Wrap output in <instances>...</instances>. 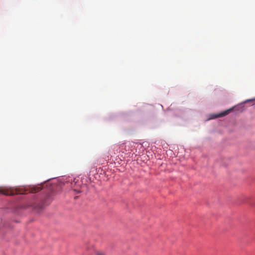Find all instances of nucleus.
<instances>
[{
    "label": "nucleus",
    "mask_w": 255,
    "mask_h": 255,
    "mask_svg": "<svg viewBox=\"0 0 255 255\" xmlns=\"http://www.w3.org/2000/svg\"><path fill=\"white\" fill-rule=\"evenodd\" d=\"M26 191H22L21 189H13L11 188H7L4 187H0V194L8 196L13 195L16 194H26Z\"/></svg>",
    "instance_id": "obj_1"
},
{
    "label": "nucleus",
    "mask_w": 255,
    "mask_h": 255,
    "mask_svg": "<svg viewBox=\"0 0 255 255\" xmlns=\"http://www.w3.org/2000/svg\"><path fill=\"white\" fill-rule=\"evenodd\" d=\"M232 110V109H231L226 110V111H225L223 112H221L218 114L212 115H211V117L210 119H216V118H218L226 116L227 115H228L229 114V113L230 112V111H231Z\"/></svg>",
    "instance_id": "obj_2"
},
{
    "label": "nucleus",
    "mask_w": 255,
    "mask_h": 255,
    "mask_svg": "<svg viewBox=\"0 0 255 255\" xmlns=\"http://www.w3.org/2000/svg\"><path fill=\"white\" fill-rule=\"evenodd\" d=\"M42 189L41 186H35L29 188V191H28L30 193H34L40 191Z\"/></svg>",
    "instance_id": "obj_3"
},
{
    "label": "nucleus",
    "mask_w": 255,
    "mask_h": 255,
    "mask_svg": "<svg viewBox=\"0 0 255 255\" xmlns=\"http://www.w3.org/2000/svg\"><path fill=\"white\" fill-rule=\"evenodd\" d=\"M97 255H105V254L102 252H98L97 253Z\"/></svg>",
    "instance_id": "obj_4"
}]
</instances>
